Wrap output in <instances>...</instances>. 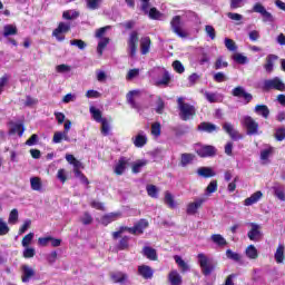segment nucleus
Wrapping results in <instances>:
<instances>
[{"label":"nucleus","mask_w":285,"mask_h":285,"mask_svg":"<svg viewBox=\"0 0 285 285\" xmlns=\"http://www.w3.org/2000/svg\"><path fill=\"white\" fill-rule=\"evenodd\" d=\"M204 97L207 99V101H209V104H217L224 99V96L220 94L210 91H205Z\"/></svg>","instance_id":"b1692460"},{"label":"nucleus","mask_w":285,"mask_h":285,"mask_svg":"<svg viewBox=\"0 0 285 285\" xmlns=\"http://www.w3.org/2000/svg\"><path fill=\"white\" fill-rule=\"evenodd\" d=\"M213 193H217V180H212L205 189L206 197L213 195Z\"/></svg>","instance_id":"3c124183"},{"label":"nucleus","mask_w":285,"mask_h":285,"mask_svg":"<svg viewBox=\"0 0 285 285\" xmlns=\"http://www.w3.org/2000/svg\"><path fill=\"white\" fill-rule=\"evenodd\" d=\"M135 97H139V91L134 90V91H129L127 94V101H128L129 106H131V108H136L137 109V108H139V105L136 104Z\"/></svg>","instance_id":"4c0bfd02"},{"label":"nucleus","mask_w":285,"mask_h":285,"mask_svg":"<svg viewBox=\"0 0 285 285\" xmlns=\"http://www.w3.org/2000/svg\"><path fill=\"white\" fill-rule=\"evenodd\" d=\"M253 12H257L263 17V23H274L275 17H273V13L268 12L266 10V7L262 3L257 2L253 7Z\"/></svg>","instance_id":"423d86ee"},{"label":"nucleus","mask_w":285,"mask_h":285,"mask_svg":"<svg viewBox=\"0 0 285 285\" xmlns=\"http://www.w3.org/2000/svg\"><path fill=\"white\" fill-rule=\"evenodd\" d=\"M274 137L277 141H284V139H285V127L277 128L276 131H275Z\"/></svg>","instance_id":"0e129e2a"},{"label":"nucleus","mask_w":285,"mask_h":285,"mask_svg":"<svg viewBox=\"0 0 285 285\" xmlns=\"http://www.w3.org/2000/svg\"><path fill=\"white\" fill-rule=\"evenodd\" d=\"M17 32V26L14 24H7L3 27V37H13Z\"/></svg>","instance_id":"49530a36"},{"label":"nucleus","mask_w":285,"mask_h":285,"mask_svg":"<svg viewBox=\"0 0 285 285\" xmlns=\"http://www.w3.org/2000/svg\"><path fill=\"white\" fill-rule=\"evenodd\" d=\"M136 77H139V69H130L126 76L127 81H132Z\"/></svg>","instance_id":"774afa93"},{"label":"nucleus","mask_w":285,"mask_h":285,"mask_svg":"<svg viewBox=\"0 0 285 285\" xmlns=\"http://www.w3.org/2000/svg\"><path fill=\"white\" fill-rule=\"evenodd\" d=\"M62 17H63V19H67L68 21L72 20V19H77V17H79V11L68 10L62 13Z\"/></svg>","instance_id":"052dcab7"},{"label":"nucleus","mask_w":285,"mask_h":285,"mask_svg":"<svg viewBox=\"0 0 285 285\" xmlns=\"http://www.w3.org/2000/svg\"><path fill=\"white\" fill-rule=\"evenodd\" d=\"M21 273H22L21 279L23 284H28V282H30V278L37 275V272L35 271V268L30 267L29 265H22Z\"/></svg>","instance_id":"ddd939ff"},{"label":"nucleus","mask_w":285,"mask_h":285,"mask_svg":"<svg viewBox=\"0 0 285 285\" xmlns=\"http://www.w3.org/2000/svg\"><path fill=\"white\" fill-rule=\"evenodd\" d=\"M274 195L281 202H285L284 186L276 184L273 186Z\"/></svg>","instance_id":"ea45409f"},{"label":"nucleus","mask_w":285,"mask_h":285,"mask_svg":"<svg viewBox=\"0 0 285 285\" xmlns=\"http://www.w3.org/2000/svg\"><path fill=\"white\" fill-rule=\"evenodd\" d=\"M233 59H234V61H236V63H239L240 66L248 63V57H246L242 53H235L233 56Z\"/></svg>","instance_id":"5fc2aeb1"},{"label":"nucleus","mask_w":285,"mask_h":285,"mask_svg":"<svg viewBox=\"0 0 285 285\" xmlns=\"http://www.w3.org/2000/svg\"><path fill=\"white\" fill-rule=\"evenodd\" d=\"M278 57L276 55H268L266 57V63L264 65V69L266 72L271 75L273 72L274 67H275V61H277Z\"/></svg>","instance_id":"5701e85b"},{"label":"nucleus","mask_w":285,"mask_h":285,"mask_svg":"<svg viewBox=\"0 0 285 285\" xmlns=\"http://www.w3.org/2000/svg\"><path fill=\"white\" fill-rule=\"evenodd\" d=\"M138 275H140V277H142L144 279H153L155 271H153V267L148 265H140L138 266Z\"/></svg>","instance_id":"2eb2a0df"},{"label":"nucleus","mask_w":285,"mask_h":285,"mask_svg":"<svg viewBox=\"0 0 285 285\" xmlns=\"http://www.w3.org/2000/svg\"><path fill=\"white\" fill-rule=\"evenodd\" d=\"M210 240L216 244V246H218L219 248H224V246H226V244H228V242H226V238H224V236H222V234H213L210 236Z\"/></svg>","instance_id":"473e14b6"},{"label":"nucleus","mask_w":285,"mask_h":285,"mask_svg":"<svg viewBox=\"0 0 285 285\" xmlns=\"http://www.w3.org/2000/svg\"><path fill=\"white\" fill-rule=\"evenodd\" d=\"M88 10H99L104 0H85Z\"/></svg>","instance_id":"79ce46f5"},{"label":"nucleus","mask_w":285,"mask_h":285,"mask_svg":"<svg viewBox=\"0 0 285 285\" xmlns=\"http://www.w3.org/2000/svg\"><path fill=\"white\" fill-rule=\"evenodd\" d=\"M181 17L176 16L171 19L170 21V27L171 30L175 35H177V37H180V39H186V37H188V33H186V31H184V29H181Z\"/></svg>","instance_id":"0eeeda50"},{"label":"nucleus","mask_w":285,"mask_h":285,"mask_svg":"<svg viewBox=\"0 0 285 285\" xmlns=\"http://www.w3.org/2000/svg\"><path fill=\"white\" fill-rule=\"evenodd\" d=\"M131 141L136 148H144L148 144V136L145 131H139L137 136L131 138Z\"/></svg>","instance_id":"4468645a"},{"label":"nucleus","mask_w":285,"mask_h":285,"mask_svg":"<svg viewBox=\"0 0 285 285\" xmlns=\"http://www.w3.org/2000/svg\"><path fill=\"white\" fill-rule=\"evenodd\" d=\"M195 160V156L193 154H183L180 158V166L183 168H186V166H189V164H193Z\"/></svg>","instance_id":"37998d69"},{"label":"nucleus","mask_w":285,"mask_h":285,"mask_svg":"<svg viewBox=\"0 0 285 285\" xmlns=\"http://www.w3.org/2000/svg\"><path fill=\"white\" fill-rule=\"evenodd\" d=\"M233 97H238L244 99V105L250 104L253 101V94L246 91L242 86H238L232 90Z\"/></svg>","instance_id":"1a4fd4ad"},{"label":"nucleus","mask_w":285,"mask_h":285,"mask_svg":"<svg viewBox=\"0 0 285 285\" xmlns=\"http://www.w3.org/2000/svg\"><path fill=\"white\" fill-rule=\"evenodd\" d=\"M164 203L168 206V208H177L175 196H173L170 191H165Z\"/></svg>","instance_id":"58836bf2"},{"label":"nucleus","mask_w":285,"mask_h":285,"mask_svg":"<svg viewBox=\"0 0 285 285\" xmlns=\"http://www.w3.org/2000/svg\"><path fill=\"white\" fill-rule=\"evenodd\" d=\"M262 197H264V193H262V190H258L244 200V206H254V204H257L262 199Z\"/></svg>","instance_id":"f3484780"},{"label":"nucleus","mask_w":285,"mask_h":285,"mask_svg":"<svg viewBox=\"0 0 285 285\" xmlns=\"http://www.w3.org/2000/svg\"><path fill=\"white\" fill-rule=\"evenodd\" d=\"M118 250H128L130 248V236H124L118 245H117Z\"/></svg>","instance_id":"c03bdc74"},{"label":"nucleus","mask_w":285,"mask_h":285,"mask_svg":"<svg viewBox=\"0 0 285 285\" xmlns=\"http://www.w3.org/2000/svg\"><path fill=\"white\" fill-rule=\"evenodd\" d=\"M226 257L227 259H233V262H242V255L233 252L232 249L226 250Z\"/></svg>","instance_id":"4d7b16f0"},{"label":"nucleus","mask_w":285,"mask_h":285,"mask_svg":"<svg viewBox=\"0 0 285 285\" xmlns=\"http://www.w3.org/2000/svg\"><path fill=\"white\" fill-rule=\"evenodd\" d=\"M223 130H225V132L229 135L233 141H239V139H244V136L239 131H237V129H235V127L230 122L223 124Z\"/></svg>","instance_id":"9d476101"},{"label":"nucleus","mask_w":285,"mask_h":285,"mask_svg":"<svg viewBox=\"0 0 285 285\" xmlns=\"http://www.w3.org/2000/svg\"><path fill=\"white\" fill-rule=\"evenodd\" d=\"M140 52L141 55H148L150 52V38L144 37L140 39Z\"/></svg>","instance_id":"f704fd0d"},{"label":"nucleus","mask_w":285,"mask_h":285,"mask_svg":"<svg viewBox=\"0 0 285 285\" xmlns=\"http://www.w3.org/2000/svg\"><path fill=\"white\" fill-rule=\"evenodd\" d=\"M151 135H153V137H156V138L161 136V124L160 122L151 124Z\"/></svg>","instance_id":"6e6d98bb"},{"label":"nucleus","mask_w":285,"mask_h":285,"mask_svg":"<svg viewBox=\"0 0 285 285\" xmlns=\"http://www.w3.org/2000/svg\"><path fill=\"white\" fill-rule=\"evenodd\" d=\"M17 222H19V210L14 208L9 214L8 224L14 225Z\"/></svg>","instance_id":"603ef678"},{"label":"nucleus","mask_w":285,"mask_h":285,"mask_svg":"<svg viewBox=\"0 0 285 285\" xmlns=\"http://www.w3.org/2000/svg\"><path fill=\"white\" fill-rule=\"evenodd\" d=\"M163 77L161 79L156 80L155 86H168L170 83V73L165 68H155L151 71V77Z\"/></svg>","instance_id":"20e7f679"},{"label":"nucleus","mask_w":285,"mask_h":285,"mask_svg":"<svg viewBox=\"0 0 285 285\" xmlns=\"http://www.w3.org/2000/svg\"><path fill=\"white\" fill-rule=\"evenodd\" d=\"M218 128L210 122H202L198 126V130H203L204 132H215V130H217Z\"/></svg>","instance_id":"a18cd8bd"},{"label":"nucleus","mask_w":285,"mask_h":285,"mask_svg":"<svg viewBox=\"0 0 285 285\" xmlns=\"http://www.w3.org/2000/svg\"><path fill=\"white\" fill-rule=\"evenodd\" d=\"M23 132H26L23 124H13L9 130L10 135H18V137H23Z\"/></svg>","instance_id":"72a5a7b5"},{"label":"nucleus","mask_w":285,"mask_h":285,"mask_svg":"<svg viewBox=\"0 0 285 285\" xmlns=\"http://www.w3.org/2000/svg\"><path fill=\"white\" fill-rule=\"evenodd\" d=\"M148 164V160H137L136 163H134L132 165V173L135 175H137L138 173H141V168H144V166H146Z\"/></svg>","instance_id":"8fccbe9b"},{"label":"nucleus","mask_w":285,"mask_h":285,"mask_svg":"<svg viewBox=\"0 0 285 285\" xmlns=\"http://www.w3.org/2000/svg\"><path fill=\"white\" fill-rule=\"evenodd\" d=\"M62 141L70 142V136H68V131H56L53 134L52 142L53 144H61Z\"/></svg>","instance_id":"4be33fe9"},{"label":"nucleus","mask_w":285,"mask_h":285,"mask_svg":"<svg viewBox=\"0 0 285 285\" xmlns=\"http://www.w3.org/2000/svg\"><path fill=\"white\" fill-rule=\"evenodd\" d=\"M197 259L203 275H205V277L213 275V271H215V263H213V258L208 257L204 253H200L197 255Z\"/></svg>","instance_id":"f03ea898"},{"label":"nucleus","mask_w":285,"mask_h":285,"mask_svg":"<svg viewBox=\"0 0 285 285\" xmlns=\"http://www.w3.org/2000/svg\"><path fill=\"white\" fill-rule=\"evenodd\" d=\"M126 166H128V158L120 157L114 166V173L116 175H122L124 173H126Z\"/></svg>","instance_id":"dca6fc26"},{"label":"nucleus","mask_w":285,"mask_h":285,"mask_svg":"<svg viewBox=\"0 0 285 285\" xmlns=\"http://www.w3.org/2000/svg\"><path fill=\"white\" fill-rule=\"evenodd\" d=\"M174 259H175L178 268H180L181 273H188V271H190V265H188V263H186V261H184V258H181V256L175 255Z\"/></svg>","instance_id":"7c9ffc66"},{"label":"nucleus","mask_w":285,"mask_h":285,"mask_svg":"<svg viewBox=\"0 0 285 285\" xmlns=\"http://www.w3.org/2000/svg\"><path fill=\"white\" fill-rule=\"evenodd\" d=\"M35 255H36L35 248H32V247H26L24 248L23 257L26 259H31V257H35Z\"/></svg>","instance_id":"338daca9"},{"label":"nucleus","mask_w":285,"mask_h":285,"mask_svg":"<svg viewBox=\"0 0 285 285\" xmlns=\"http://www.w3.org/2000/svg\"><path fill=\"white\" fill-rule=\"evenodd\" d=\"M284 253H285L284 244H279L274 254V259L276 264H284V259H285Z\"/></svg>","instance_id":"c756f323"},{"label":"nucleus","mask_w":285,"mask_h":285,"mask_svg":"<svg viewBox=\"0 0 285 285\" xmlns=\"http://www.w3.org/2000/svg\"><path fill=\"white\" fill-rule=\"evenodd\" d=\"M206 202V198H195L194 202L189 203L187 205L186 213L187 215H197V212L199 210L200 206Z\"/></svg>","instance_id":"f8f14e48"},{"label":"nucleus","mask_w":285,"mask_h":285,"mask_svg":"<svg viewBox=\"0 0 285 285\" xmlns=\"http://www.w3.org/2000/svg\"><path fill=\"white\" fill-rule=\"evenodd\" d=\"M177 104L179 109V117L183 119V121H188V119H193V117H195V106L185 102L184 98H178Z\"/></svg>","instance_id":"f257e3e1"},{"label":"nucleus","mask_w":285,"mask_h":285,"mask_svg":"<svg viewBox=\"0 0 285 285\" xmlns=\"http://www.w3.org/2000/svg\"><path fill=\"white\" fill-rule=\"evenodd\" d=\"M110 43V38H99L98 47H97V52L99 57L104 55V50H106V47Z\"/></svg>","instance_id":"a19ab883"},{"label":"nucleus","mask_w":285,"mask_h":285,"mask_svg":"<svg viewBox=\"0 0 285 285\" xmlns=\"http://www.w3.org/2000/svg\"><path fill=\"white\" fill-rule=\"evenodd\" d=\"M214 81H216V83H224V81H228V76H226V73L219 71L214 73L213 76Z\"/></svg>","instance_id":"864d4df0"},{"label":"nucleus","mask_w":285,"mask_h":285,"mask_svg":"<svg viewBox=\"0 0 285 285\" xmlns=\"http://www.w3.org/2000/svg\"><path fill=\"white\" fill-rule=\"evenodd\" d=\"M32 239H35V233L27 234L22 239V246L23 248H28L30 244H32Z\"/></svg>","instance_id":"e2e57ef3"},{"label":"nucleus","mask_w":285,"mask_h":285,"mask_svg":"<svg viewBox=\"0 0 285 285\" xmlns=\"http://www.w3.org/2000/svg\"><path fill=\"white\" fill-rule=\"evenodd\" d=\"M31 190H36L37 193H43V183L39 177L30 178Z\"/></svg>","instance_id":"cd10ccee"},{"label":"nucleus","mask_w":285,"mask_h":285,"mask_svg":"<svg viewBox=\"0 0 285 285\" xmlns=\"http://www.w3.org/2000/svg\"><path fill=\"white\" fill-rule=\"evenodd\" d=\"M215 153H217V150L213 146H203L197 149V155L199 157H213L215 156Z\"/></svg>","instance_id":"a211bd4d"},{"label":"nucleus","mask_w":285,"mask_h":285,"mask_svg":"<svg viewBox=\"0 0 285 285\" xmlns=\"http://www.w3.org/2000/svg\"><path fill=\"white\" fill-rule=\"evenodd\" d=\"M110 277L115 284H124L128 282V274L124 272H114L110 274Z\"/></svg>","instance_id":"6ab92c4d"},{"label":"nucleus","mask_w":285,"mask_h":285,"mask_svg":"<svg viewBox=\"0 0 285 285\" xmlns=\"http://www.w3.org/2000/svg\"><path fill=\"white\" fill-rule=\"evenodd\" d=\"M119 217H121V213L119 212L107 214L102 216L101 224H104V226H108V224H112V222H117Z\"/></svg>","instance_id":"393cba45"},{"label":"nucleus","mask_w":285,"mask_h":285,"mask_svg":"<svg viewBox=\"0 0 285 285\" xmlns=\"http://www.w3.org/2000/svg\"><path fill=\"white\" fill-rule=\"evenodd\" d=\"M70 46H76L79 50H86L88 45L81 39H73L70 40Z\"/></svg>","instance_id":"13d9d810"},{"label":"nucleus","mask_w":285,"mask_h":285,"mask_svg":"<svg viewBox=\"0 0 285 285\" xmlns=\"http://www.w3.org/2000/svg\"><path fill=\"white\" fill-rule=\"evenodd\" d=\"M245 255L246 257H248V259H257V257H259L257 247H255V245L247 246V248L245 249Z\"/></svg>","instance_id":"e433bc0d"},{"label":"nucleus","mask_w":285,"mask_h":285,"mask_svg":"<svg viewBox=\"0 0 285 285\" xmlns=\"http://www.w3.org/2000/svg\"><path fill=\"white\" fill-rule=\"evenodd\" d=\"M101 135H104V137H108V135H110V124H108V120L105 119L101 122Z\"/></svg>","instance_id":"680f3d73"},{"label":"nucleus","mask_w":285,"mask_h":285,"mask_svg":"<svg viewBox=\"0 0 285 285\" xmlns=\"http://www.w3.org/2000/svg\"><path fill=\"white\" fill-rule=\"evenodd\" d=\"M225 48L229 50V52H235L237 50V45L235 43V40L230 38L225 39Z\"/></svg>","instance_id":"bf43d9fd"},{"label":"nucleus","mask_w":285,"mask_h":285,"mask_svg":"<svg viewBox=\"0 0 285 285\" xmlns=\"http://www.w3.org/2000/svg\"><path fill=\"white\" fill-rule=\"evenodd\" d=\"M142 255L151 262H157V250L150 246H145L142 248Z\"/></svg>","instance_id":"c85d7f7f"},{"label":"nucleus","mask_w":285,"mask_h":285,"mask_svg":"<svg viewBox=\"0 0 285 285\" xmlns=\"http://www.w3.org/2000/svg\"><path fill=\"white\" fill-rule=\"evenodd\" d=\"M80 222L85 225L88 226L90 224H92V216L89 213H85L81 217H80Z\"/></svg>","instance_id":"69168bd1"},{"label":"nucleus","mask_w":285,"mask_h":285,"mask_svg":"<svg viewBox=\"0 0 285 285\" xmlns=\"http://www.w3.org/2000/svg\"><path fill=\"white\" fill-rule=\"evenodd\" d=\"M124 233H129L130 235H137L135 232V227L121 226L119 230L112 233L114 239H119Z\"/></svg>","instance_id":"a878e982"},{"label":"nucleus","mask_w":285,"mask_h":285,"mask_svg":"<svg viewBox=\"0 0 285 285\" xmlns=\"http://www.w3.org/2000/svg\"><path fill=\"white\" fill-rule=\"evenodd\" d=\"M146 228H148V220L146 219H140L134 225L136 235H144V230H146Z\"/></svg>","instance_id":"2f4dec72"},{"label":"nucleus","mask_w":285,"mask_h":285,"mask_svg":"<svg viewBox=\"0 0 285 285\" xmlns=\"http://www.w3.org/2000/svg\"><path fill=\"white\" fill-rule=\"evenodd\" d=\"M250 230L247 233L248 239L250 242H259L262 239V230H259L262 227L256 223H249Z\"/></svg>","instance_id":"9b49d317"},{"label":"nucleus","mask_w":285,"mask_h":285,"mask_svg":"<svg viewBox=\"0 0 285 285\" xmlns=\"http://www.w3.org/2000/svg\"><path fill=\"white\" fill-rule=\"evenodd\" d=\"M198 177H204L205 179H208L210 177H215V170L210 167H199L197 169Z\"/></svg>","instance_id":"bb28decb"},{"label":"nucleus","mask_w":285,"mask_h":285,"mask_svg":"<svg viewBox=\"0 0 285 285\" xmlns=\"http://www.w3.org/2000/svg\"><path fill=\"white\" fill-rule=\"evenodd\" d=\"M66 32H70V23L60 22L58 28L52 31V37L57 39V41H63L66 39Z\"/></svg>","instance_id":"6e6552de"},{"label":"nucleus","mask_w":285,"mask_h":285,"mask_svg":"<svg viewBox=\"0 0 285 285\" xmlns=\"http://www.w3.org/2000/svg\"><path fill=\"white\" fill-rule=\"evenodd\" d=\"M168 282L170 285H181L184 281L179 272H177V269H174L168 274Z\"/></svg>","instance_id":"aec40b11"},{"label":"nucleus","mask_w":285,"mask_h":285,"mask_svg":"<svg viewBox=\"0 0 285 285\" xmlns=\"http://www.w3.org/2000/svg\"><path fill=\"white\" fill-rule=\"evenodd\" d=\"M254 112L263 117V119H268L271 115V109H268V106L266 105H256L254 108Z\"/></svg>","instance_id":"412c9836"},{"label":"nucleus","mask_w":285,"mask_h":285,"mask_svg":"<svg viewBox=\"0 0 285 285\" xmlns=\"http://www.w3.org/2000/svg\"><path fill=\"white\" fill-rule=\"evenodd\" d=\"M147 194L153 199H157L159 197V189L155 185H147L146 187Z\"/></svg>","instance_id":"de8ad7c7"},{"label":"nucleus","mask_w":285,"mask_h":285,"mask_svg":"<svg viewBox=\"0 0 285 285\" xmlns=\"http://www.w3.org/2000/svg\"><path fill=\"white\" fill-rule=\"evenodd\" d=\"M242 124L245 126L247 130V135H259V124L253 119L250 116H245L242 119Z\"/></svg>","instance_id":"39448f33"},{"label":"nucleus","mask_w":285,"mask_h":285,"mask_svg":"<svg viewBox=\"0 0 285 285\" xmlns=\"http://www.w3.org/2000/svg\"><path fill=\"white\" fill-rule=\"evenodd\" d=\"M263 90H278L279 92H285V83L279 77H274L272 79H266L263 81Z\"/></svg>","instance_id":"7ed1b4c3"},{"label":"nucleus","mask_w":285,"mask_h":285,"mask_svg":"<svg viewBox=\"0 0 285 285\" xmlns=\"http://www.w3.org/2000/svg\"><path fill=\"white\" fill-rule=\"evenodd\" d=\"M223 68H228V61L224 60V57L219 56L214 63V69L222 70Z\"/></svg>","instance_id":"09e8293b"},{"label":"nucleus","mask_w":285,"mask_h":285,"mask_svg":"<svg viewBox=\"0 0 285 285\" xmlns=\"http://www.w3.org/2000/svg\"><path fill=\"white\" fill-rule=\"evenodd\" d=\"M89 112L92 117V119H95L97 121V124H101L104 120H106V118L101 117V110H99L98 108L91 106L89 108Z\"/></svg>","instance_id":"c9c22d12"}]
</instances>
